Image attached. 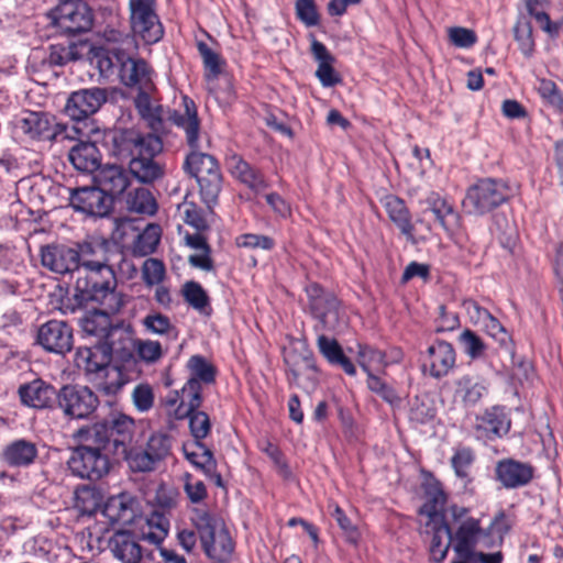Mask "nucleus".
<instances>
[{"label": "nucleus", "instance_id": "24", "mask_svg": "<svg viewBox=\"0 0 563 563\" xmlns=\"http://www.w3.org/2000/svg\"><path fill=\"white\" fill-rule=\"evenodd\" d=\"M496 478L506 488L526 486L533 478L534 470L531 464L514 459L500 460L496 465Z\"/></svg>", "mask_w": 563, "mask_h": 563}, {"label": "nucleus", "instance_id": "58", "mask_svg": "<svg viewBox=\"0 0 563 563\" xmlns=\"http://www.w3.org/2000/svg\"><path fill=\"white\" fill-rule=\"evenodd\" d=\"M358 364L367 374L372 373V369L383 367L386 364L385 354L372 346L360 345Z\"/></svg>", "mask_w": 563, "mask_h": 563}, {"label": "nucleus", "instance_id": "13", "mask_svg": "<svg viewBox=\"0 0 563 563\" xmlns=\"http://www.w3.org/2000/svg\"><path fill=\"white\" fill-rule=\"evenodd\" d=\"M69 206L86 217L103 218L112 210V198L93 186L70 188Z\"/></svg>", "mask_w": 563, "mask_h": 563}, {"label": "nucleus", "instance_id": "25", "mask_svg": "<svg viewBox=\"0 0 563 563\" xmlns=\"http://www.w3.org/2000/svg\"><path fill=\"white\" fill-rule=\"evenodd\" d=\"M74 439L80 446L106 453V456H114V446H112L110 431L107 429V423H95L79 428L74 433Z\"/></svg>", "mask_w": 563, "mask_h": 563}, {"label": "nucleus", "instance_id": "22", "mask_svg": "<svg viewBox=\"0 0 563 563\" xmlns=\"http://www.w3.org/2000/svg\"><path fill=\"white\" fill-rule=\"evenodd\" d=\"M163 151V142L158 136V148L154 152L142 151L129 162L130 173L143 184H152L164 175V166L155 159Z\"/></svg>", "mask_w": 563, "mask_h": 563}, {"label": "nucleus", "instance_id": "36", "mask_svg": "<svg viewBox=\"0 0 563 563\" xmlns=\"http://www.w3.org/2000/svg\"><path fill=\"white\" fill-rule=\"evenodd\" d=\"M38 455L37 446L34 442L18 439L9 443L3 450L4 461L16 467H26L34 463Z\"/></svg>", "mask_w": 563, "mask_h": 563}, {"label": "nucleus", "instance_id": "10", "mask_svg": "<svg viewBox=\"0 0 563 563\" xmlns=\"http://www.w3.org/2000/svg\"><path fill=\"white\" fill-rule=\"evenodd\" d=\"M129 9L133 34L146 44L157 43L164 29L156 13L155 0H129Z\"/></svg>", "mask_w": 563, "mask_h": 563}, {"label": "nucleus", "instance_id": "27", "mask_svg": "<svg viewBox=\"0 0 563 563\" xmlns=\"http://www.w3.org/2000/svg\"><path fill=\"white\" fill-rule=\"evenodd\" d=\"M108 548L121 563H141L142 561V547L136 537L130 531H115L108 541Z\"/></svg>", "mask_w": 563, "mask_h": 563}, {"label": "nucleus", "instance_id": "60", "mask_svg": "<svg viewBox=\"0 0 563 563\" xmlns=\"http://www.w3.org/2000/svg\"><path fill=\"white\" fill-rule=\"evenodd\" d=\"M367 387L390 405H398L400 402L396 390L373 373H368Z\"/></svg>", "mask_w": 563, "mask_h": 563}, {"label": "nucleus", "instance_id": "19", "mask_svg": "<svg viewBox=\"0 0 563 563\" xmlns=\"http://www.w3.org/2000/svg\"><path fill=\"white\" fill-rule=\"evenodd\" d=\"M117 231L120 233L121 239L132 233L133 253L140 256H146L156 250L162 233L159 225L153 223L147 224L141 231L135 220L128 218L118 221Z\"/></svg>", "mask_w": 563, "mask_h": 563}, {"label": "nucleus", "instance_id": "48", "mask_svg": "<svg viewBox=\"0 0 563 563\" xmlns=\"http://www.w3.org/2000/svg\"><path fill=\"white\" fill-rule=\"evenodd\" d=\"M168 520L163 515L154 512L146 519V523L142 528V539L159 545L168 533Z\"/></svg>", "mask_w": 563, "mask_h": 563}, {"label": "nucleus", "instance_id": "44", "mask_svg": "<svg viewBox=\"0 0 563 563\" xmlns=\"http://www.w3.org/2000/svg\"><path fill=\"white\" fill-rule=\"evenodd\" d=\"M80 327L86 334L96 336L99 341L104 339L106 342H108L110 335V320L106 313L95 311L85 316L80 320ZM98 344L101 343L98 342Z\"/></svg>", "mask_w": 563, "mask_h": 563}, {"label": "nucleus", "instance_id": "62", "mask_svg": "<svg viewBox=\"0 0 563 563\" xmlns=\"http://www.w3.org/2000/svg\"><path fill=\"white\" fill-rule=\"evenodd\" d=\"M236 244L240 247L271 251L275 246V241L268 235L245 233L236 238Z\"/></svg>", "mask_w": 563, "mask_h": 563}, {"label": "nucleus", "instance_id": "52", "mask_svg": "<svg viewBox=\"0 0 563 563\" xmlns=\"http://www.w3.org/2000/svg\"><path fill=\"white\" fill-rule=\"evenodd\" d=\"M514 36L522 54L531 56L534 48V41L532 37V25L527 18L521 16L516 21Z\"/></svg>", "mask_w": 563, "mask_h": 563}, {"label": "nucleus", "instance_id": "50", "mask_svg": "<svg viewBox=\"0 0 563 563\" xmlns=\"http://www.w3.org/2000/svg\"><path fill=\"white\" fill-rule=\"evenodd\" d=\"M459 343L461 344L463 352L471 360H478L485 355L486 344L482 338L471 329H464L459 335Z\"/></svg>", "mask_w": 563, "mask_h": 563}, {"label": "nucleus", "instance_id": "51", "mask_svg": "<svg viewBox=\"0 0 563 563\" xmlns=\"http://www.w3.org/2000/svg\"><path fill=\"white\" fill-rule=\"evenodd\" d=\"M184 453L186 459L201 472L209 463V457L216 460L212 451L202 441L194 440L192 443L185 444Z\"/></svg>", "mask_w": 563, "mask_h": 563}, {"label": "nucleus", "instance_id": "42", "mask_svg": "<svg viewBox=\"0 0 563 563\" xmlns=\"http://www.w3.org/2000/svg\"><path fill=\"white\" fill-rule=\"evenodd\" d=\"M134 500L124 494L111 497L104 507V512L111 521L128 523L134 518Z\"/></svg>", "mask_w": 563, "mask_h": 563}, {"label": "nucleus", "instance_id": "59", "mask_svg": "<svg viewBox=\"0 0 563 563\" xmlns=\"http://www.w3.org/2000/svg\"><path fill=\"white\" fill-rule=\"evenodd\" d=\"M166 269L164 263L154 257L144 261L142 277L147 286L159 285L165 278Z\"/></svg>", "mask_w": 563, "mask_h": 563}, {"label": "nucleus", "instance_id": "16", "mask_svg": "<svg viewBox=\"0 0 563 563\" xmlns=\"http://www.w3.org/2000/svg\"><path fill=\"white\" fill-rule=\"evenodd\" d=\"M511 428L510 412L505 406L486 408L475 418V432L478 439L495 441L508 434Z\"/></svg>", "mask_w": 563, "mask_h": 563}, {"label": "nucleus", "instance_id": "17", "mask_svg": "<svg viewBox=\"0 0 563 563\" xmlns=\"http://www.w3.org/2000/svg\"><path fill=\"white\" fill-rule=\"evenodd\" d=\"M108 100L104 88L93 87L79 89L69 95L65 112L74 121H82L95 114Z\"/></svg>", "mask_w": 563, "mask_h": 563}, {"label": "nucleus", "instance_id": "21", "mask_svg": "<svg viewBox=\"0 0 563 563\" xmlns=\"http://www.w3.org/2000/svg\"><path fill=\"white\" fill-rule=\"evenodd\" d=\"M202 401V387L194 380H187L180 390H175L167 397L166 405L175 407L173 411L175 419L183 420L190 412L199 409Z\"/></svg>", "mask_w": 563, "mask_h": 563}, {"label": "nucleus", "instance_id": "47", "mask_svg": "<svg viewBox=\"0 0 563 563\" xmlns=\"http://www.w3.org/2000/svg\"><path fill=\"white\" fill-rule=\"evenodd\" d=\"M196 180L199 185L203 202L208 207L217 203L219 194L222 189V175L220 169L207 173L206 175L203 174V176Z\"/></svg>", "mask_w": 563, "mask_h": 563}, {"label": "nucleus", "instance_id": "43", "mask_svg": "<svg viewBox=\"0 0 563 563\" xmlns=\"http://www.w3.org/2000/svg\"><path fill=\"white\" fill-rule=\"evenodd\" d=\"M187 368L189 371L187 380H194L201 387L216 382L217 369L202 355H192L187 362Z\"/></svg>", "mask_w": 563, "mask_h": 563}, {"label": "nucleus", "instance_id": "12", "mask_svg": "<svg viewBox=\"0 0 563 563\" xmlns=\"http://www.w3.org/2000/svg\"><path fill=\"white\" fill-rule=\"evenodd\" d=\"M154 133H141L133 129H124L112 132V152L120 158L131 159L140 155L142 151L154 152L158 148V135Z\"/></svg>", "mask_w": 563, "mask_h": 563}, {"label": "nucleus", "instance_id": "5", "mask_svg": "<svg viewBox=\"0 0 563 563\" xmlns=\"http://www.w3.org/2000/svg\"><path fill=\"white\" fill-rule=\"evenodd\" d=\"M117 287L114 271L110 264L79 267L76 273V297L81 301L103 303Z\"/></svg>", "mask_w": 563, "mask_h": 563}, {"label": "nucleus", "instance_id": "23", "mask_svg": "<svg viewBox=\"0 0 563 563\" xmlns=\"http://www.w3.org/2000/svg\"><path fill=\"white\" fill-rule=\"evenodd\" d=\"M57 391L53 385L41 378L22 384L18 390L21 402L35 409L51 408L57 402Z\"/></svg>", "mask_w": 563, "mask_h": 563}, {"label": "nucleus", "instance_id": "15", "mask_svg": "<svg viewBox=\"0 0 563 563\" xmlns=\"http://www.w3.org/2000/svg\"><path fill=\"white\" fill-rule=\"evenodd\" d=\"M455 364V349L444 340H435L422 355V372L435 379L448 376Z\"/></svg>", "mask_w": 563, "mask_h": 563}, {"label": "nucleus", "instance_id": "49", "mask_svg": "<svg viewBox=\"0 0 563 563\" xmlns=\"http://www.w3.org/2000/svg\"><path fill=\"white\" fill-rule=\"evenodd\" d=\"M126 206L130 211L142 214H154L157 210L154 197L145 188L130 191L126 197Z\"/></svg>", "mask_w": 563, "mask_h": 563}, {"label": "nucleus", "instance_id": "4", "mask_svg": "<svg viewBox=\"0 0 563 563\" xmlns=\"http://www.w3.org/2000/svg\"><path fill=\"white\" fill-rule=\"evenodd\" d=\"M192 521L207 556L214 563H229L234 543L223 523L205 509H196Z\"/></svg>", "mask_w": 563, "mask_h": 563}, {"label": "nucleus", "instance_id": "35", "mask_svg": "<svg viewBox=\"0 0 563 563\" xmlns=\"http://www.w3.org/2000/svg\"><path fill=\"white\" fill-rule=\"evenodd\" d=\"M311 54L318 60L316 76L321 85L323 87H333L339 84L341 78L332 66L334 57L330 54L325 45L314 37L311 42Z\"/></svg>", "mask_w": 563, "mask_h": 563}, {"label": "nucleus", "instance_id": "46", "mask_svg": "<svg viewBox=\"0 0 563 563\" xmlns=\"http://www.w3.org/2000/svg\"><path fill=\"white\" fill-rule=\"evenodd\" d=\"M186 302L202 314L210 316V299L202 286L197 282H187L183 286Z\"/></svg>", "mask_w": 563, "mask_h": 563}, {"label": "nucleus", "instance_id": "18", "mask_svg": "<svg viewBox=\"0 0 563 563\" xmlns=\"http://www.w3.org/2000/svg\"><path fill=\"white\" fill-rule=\"evenodd\" d=\"M36 343L46 352L63 355L73 347V329L63 320H49L38 327Z\"/></svg>", "mask_w": 563, "mask_h": 563}, {"label": "nucleus", "instance_id": "45", "mask_svg": "<svg viewBox=\"0 0 563 563\" xmlns=\"http://www.w3.org/2000/svg\"><path fill=\"white\" fill-rule=\"evenodd\" d=\"M117 459H122L126 461L129 467L133 472H151L155 468L157 464L147 449L134 448L133 444L125 450L124 453H121L117 456Z\"/></svg>", "mask_w": 563, "mask_h": 563}, {"label": "nucleus", "instance_id": "1", "mask_svg": "<svg viewBox=\"0 0 563 563\" xmlns=\"http://www.w3.org/2000/svg\"><path fill=\"white\" fill-rule=\"evenodd\" d=\"M113 56L119 67L120 81L137 91L134 104L140 117L147 122L152 131H163V108L153 102L156 92L154 70L144 59L131 57L123 51L113 52Z\"/></svg>", "mask_w": 563, "mask_h": 563}, {"label": "nucleus", "instance_id": "29", "mask_svg": "<svg viewBox=\"0 0 563 563\" xmlns=\"http://www.w3.org/2000/svg\"><path fill=\"white\" fill-rule=\"evenodd\" d=\"M106 423L117 457L134 443L135 423L131 417L123 413L112 417Z\"/></svg>", "mask_w": 563, "mask_h": 563}, {"label": "nucleus", "instance_id": "7", "mask_svg": "<svg viewBox=\"0 0 563 563\" xmlns=\"http://www.w3.org/2000/svg\"><path fill=\"white\" fill-rule=\"evenodd\" d=\"M306 295L309 312L318 321L314 325L317 332L336 331L344 325L340 301L332 292L312 283L306 287Z\"/></svg>", "mask_w": 563, "mask_h": 563}, {"label": "nucleus", "instance_id": "32", "mask_svg": "<svg viewBox=\"0 0 563 563\" xmlns=\"http://www.w3.org/2000/svg\"><path fill=\"white\" fill-rule=\"evenodd\" d=\"M424 203L448 233H453L460 228V216L454 211L453 206L440 194L431 191L427 196Z\"/></svg>", "mask_w": 563, "mask_h": 563}, {"label": "nucleus", "instance_id": "55", "mask_svg": "<svg viewBox=\"0 0 563 563\" xmlns=\"http://www.w3.org/2000/svg\"><path fill=\"white\" fill-rule=\"evenodd\" d=\"M173 439L166 433H154L146 443V449L156 463L165 460L172 450Z\"/></svg>", "mask_w": 563, "mask_h": 563}, {"label": "nucleus", "instance_id": "28", "mask_svg": "<svg viewBox=\"0 0 563 563\" xmlns=\"http://www.w3.org/2000/svg\"><path fill=\"white\" fill-rule=\"evenodd\" d=\"M454 396L460 399L464 408H474L488 394V383L479 376L463 375L454 382Z\"/></svg>", "mask_w": 563, "mask_h": 563}, {"label": "nucleus", "instance_id": "37", "mask_svg": "<svg viewBox=\"0 0 563 563\" xmlns=\"http://www.w3.org/2000/svg\"><path fill=\"white\" fill-rule=\"evenodd\" d=\"M75 247L78 254L79 267L110 264L109 243L106 240L86 241Z\"/></svg>", "mask_w": 563, "mask_h": 563}, {"label": "nucleus", "instance_id": "40", "mask_svg": "<svg viewBox=\"0 0 563 563\" xmlns=\"http://www.w3.org/2000/svg\"><path fill=\"white\" fill-rule=\"evenodd\" d=\"M97 180L99 190L110 195L112 199L124 192L129 186L126 172L121 166L117 165H110L100 169Z\"/></svg>", "mask_w": 563, "mask_h": 563}, {"label": "nucleus", "instance_id": "53", "mask_svg": "<svg viewBox=\"0 0 563 563\" xmlns=\"http://www.w3.org/2000/svg\"><path fill=\"white\" fill-rule=\"evenodd\" d=\"M537 90L544 102L555 110L563 112V93L553 80L539 79Z\"/></svg>", "mask_w": 563, "mask_h": 563}, {"label": "nucleus", "instance_id": "39", "mask_svg": "<svg viewBox=\"0 0 563 563\" xmlns=\"http://www.w3.org/2000/svg\"><path fill=\"white\" fill-rule=\"evenodd\" d=\"M384 207L390 221L409 239L413 238L415 227L411 214L405 201L397 196L389 195L384 198Z\"/></svg>", "mask_w": 563, "mask_h": 563}, {"label": "nucleus", "instance_id": "54", "mask_svg": "<svg viewBox=\"0 0 563 563\" xmlns=\"http://www.w3.org/2000/svg\"><path fill=\"white\" fill-rule=\"evenodd\" d=\"M197 48L207 70L206 76L212 79L217 78L221 74V66L224 64L223 59L202 41L197 43Z\"/></svg>", "mask_w": 563, "mask_h": 563}, {"label": "nucleus", "instance_id": "38", "mask_svg": "<svg viewBox=\"0 0 563 563\" xmlns=\"http://www.w3.org/2000/svg\"><path fill=\"white\" fill-rule=\"evenodd\" d=\"M317 346L319 352L331 365L340 366L345 374L350 376H354L356 374L354 364L347 356H345L341 345L335 339L328 338L320 332L317 340Z\"/></svg>", "mask_w": 563, "mask_h": 563}, {"label": "nucleus", "instance_id": "61", "mask_svg": "<svg viewBox=\"0 0 563 563\" xmlns=\"http://www.w3.org/2000/svg\"><path fill=\"white\" fill-rule=\"evenodd\" d=\"M183 482H184V492H185L187 498L192 504H199L207 498V496H208L207 487L202 481L195 479L190 473H185L183 475Z\"/></svg>", "mask_w": 563, "mask_h": 563}, {"label": "nucleus", "instance_id": "41", "mask_svg": "<svg viewBox=\"0 0 563 563\" xmlns=\"http://www.w3.org/2000/svg\"><path fill=\"white\" fill-rule=\"evenodd\" d=\"M446 503V495L443 492L439 482L429 484L426 487V501L420 507L419 514L424 515L429 518V520H439L445 519L443 515H441V510L443 509Z\"/></svg>", "mask_w": 563, "mask_h": 563}, {"label": "nucleus", "instance_id": "64", "mask_svg": "<svg viewBox=\"0 0 563 563\" xmlns=\"http://www.w3.org/2000/svg\"><path fill=\"white\" fill-rule=\"evenodd\" d=\"M481 327L489 336L495 339L501 346L508 347V345L511 342V339L497 318L490 314Z\"/></svg>", "mask_w": 563, "mask_h": 563}, {"label": "nucleus", "instance_id": "8", "mask_svg": "<svg viewBox=\"0 0 563 563\" xmlns=\"http://www.w3.org/2000/svg\"><path fill=\"white\" fill-rule=\"evenodd\" d=\"M509 197L510 188L505 181L483 178L467 189L463 207L471 214L483 216L506 202Z\"/></svg>", "mask_w": 563, "mask_h": 563}, {"label": "nucleus", "instance_id": "6", "mask_svg": "<svg viewBox=\"0 0 563 563\" xmlns=\"http://www.w3.org/2000/svg\"><path fill=\"white\" fill-rule=\"evenodd\" d=\"M15 129L33 141H62L73 140L78 129L75 125L58 123L46 112L24 111L15 120Z\"/></svg>", "mask_w": 563, "mask_h": 563}, {"label": "nucleus", "instance_id": "14", "mask_svg": "<svg viewBox=\"0 0 563 563\" xmlns=\"http://www.w3.org/2000/svg\"><path fill=\"white\" fill-rule=\"evenodd\" d=\"M57 25L69 34H79L90 31L93 23V13L89 5L81 0L62 2L55 10Z\"/></svg>", "mask_w": 563, "mask_h": 563}, {"label": "nucleus", "instance_id": "63", "mask_svg": "<svg viewBox=\"0 0 563 563\" xmlns=\"http://www.w3.org/2000/svg\"><path fill=\"white\" fill-rule=\"evenodd\" d=\"M78 58L77 47L75 45H52L48 62L54 66H64L71 60H76Z\"/></svg>", "mask_w": 563, "mask_h": 563}, {"label": "nucleus", "instance_id": "20", "mask_svg": "<svg viewBox=\"0 0 563 563\" xmlns=\"http://www.w3.org/2000/svg\"><path fill=\"white\" fill-rule=\"evenodd\" d=\"M41 263L44 267L57 274L76 275L78 254L76 247L65 244H48L41 249Z\"/></svg>", "mask_w": 563, "mask_h": 563}, {"label": "nucleus", "instance_id": "30", "mask_svg": "<svg viewBox=\"0 0 563 563\" xmlns=\"http://www.w3.org/2000/svg\"><path fill=\"white\" fill-rule=\"evenodd\" d=\"M69 162L78 172L92 174L101 166V155L95 143L79 141L68 154Z\"/></svg>", "mask_w": 563, "mask_h": 563}, {"label": "nucleus", "instance_id": "56", "mask_svg": "<svg viewBox=\"0 0 563 563\" xmlns=\"http://www.w3.org/2000/svg\"><path fill=\"white\" fill-rule=\"evenodd\" d=\"M189 422V430L194 440L202 441L211 431V421L209 415L202 410H194L186 416Z\"/></svg>", "mask_w": 563, "mask_h": 563}, {"label": "nucleus", "instance_id": "9", "mask_svg": "<svg viewBox=\"0 0 563 563\" xmlns=\"http://www.w3.org/2000/svg\"><path fill=\"white\" fill-rule=\"evenodd\" d=\"M99 405V397L88 386L67 384L57 391V408L68 419H89L96 412Z\"/></svg>", "mask_w": 563, "mask_h": 563}, {"label": "nucleus", "instance_id": "31", "mask_svg": "<svg viewBox=\"0 0 563 563\" xmlns=\"http://www.w3.org/2000/svg\"><path fill=\"white\" fill-rule=\"evenodd\" d=\"M129 380V375L121 366L108 363L93 378L97 390L106 396H117Z\"/></svg>", "mask_w": 563, "mask_h": 563}, {"label": "nucleus", "instance_id": "33", "mask_svg": "<svg viewBox=\"0 0 563 563\" xmlns=\"http://www.w3.org/2000/svg\"><path fill=\"white\" fill-rule=\"evenodd\" d=\"M111 352L112 347L109 342L96 344L95 347H78L75 355V363L77 367L96 375L107 364Z\"/></svg>", "mask_w": 563, "mask_h": 563}, {"label": "nucleus", "instance_id": "26", "mask_svg": "<svg viewBox=\"0 0 563 563\" xmlns=\"http://www.w3.org/2000/svg\"><path fill=\"white\" fill-rule=\"evenodd\" d=\"M227 167L235 179L254 192H260L268 186L264 174L238 154L227 157Z\"/></svg>", "mask_w": 563, "mask_h": 563}, {"label": "nucleus", "instance_id": "11", "mask_svg": "<svg viewBox=\"0 0 563 563\" xmlns=\"http://www.w3.org/2000/svg\"><path fill=\"white\" fill-rule=\"evenodd\" d=\"M67 465L74 476L95 482L109 473L110 459L106 453L77 445L71 450Z\"/></svg>", "mask_w": 563, "mask_h": 563}, {"label": "nucleus", "instance_id": "57", "mask_svg": "<svg viewBox=\"0 0 563 563\" xmlns=\"http://www.w3.org/2000/svg\"><path fill=\"white\" fill-rule=\"evenodd\" d=\"M474 462V454L471 449L462 448L455 451L451 459L452 467L457 477L464 481V485L470 481V468Z\"/></svg>", "mask_w": 563, "mask_h": 563}, {"label": "nucleus", "instance_id": "3", "mask_svg": "<svg viewBox=\"0 0 563 563\" xmlns=\"http://www.w3.org/2000/svg\"><path fill=\"white\" fill-rule=\"evenodd\" d=\"M449 544H453L456 556H473L481 544H487L490 530L482 526L479 518L470 516V509L459 505L448 508Z\"/></svg>", "mask_w": 563, "mask_h": 563}, {"label": "nucleus", "instance_id": "34", "mask_svg": "<svg viewBox=\"0 0 563 563\" xmlns=\"http://www.w3.org/2000/svg\"><path fill=\"white\" fill-rule=\"evenodd\" d=\"M426 526L432 534L429 545L430 560L434 563H442L448 556L449 550H453V544H449L448 520H428Z\"/></svg>", "mask_w": 563, "mask_h": 563}, {"label": "nucleus", "instance_id": "2", "mask_svg": "<svg viewBox=\"0 0 563 563\" xmlns=\"http://www.w3.org/2000/svg\"><path fill=\"white\" fill-rule=\"evenodd\" d=\"M183 106L184 112L174 111L170 113L169 120L185 133L186 144L190 152L185 158L183 168L188 175L197 179L203 174L220 168L218 161L212 155L202 152L200 120L194 100L184 96Z\"/></svg>", "mask_w": 563, "mask_h": 563}]
</instances>
